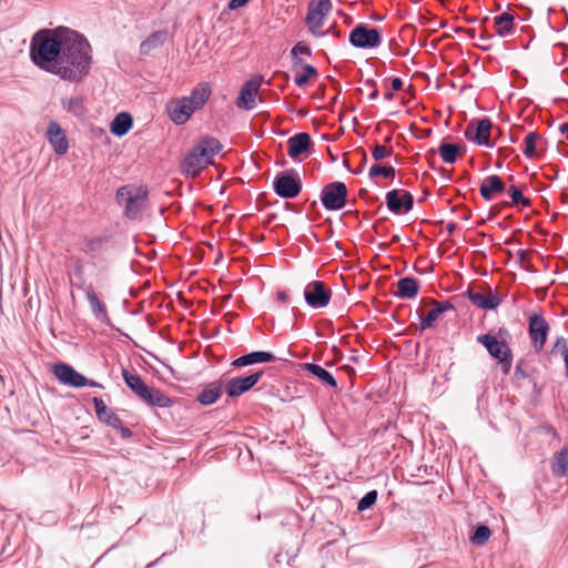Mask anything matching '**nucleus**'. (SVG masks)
Returning a JSON list of instances; mask_svg holds the SVG:
<instances>
[{
  "label": "nucleus",
  "instance_id": "25",
  "mask_svg": "<svg viewBox=\"0 0 568 568\" xmlns=\"http://www.w3.org/2000/svg\"><path fill=\"white\" fill-rule=\"evenodd\" d=\"M211 95V88L207 83L200 84L195 88L190 97H184L187 103L192 106L194 111L202 109L204 104L207 102Z\"/></svg>",
  "mask_w": 568,
  "mask_h": 568
},
{
  "label": "nucleus",
  "instance_id": "30",
  "mask_svg": "<svg viewBox=\"0 0 568 568\" xmlns=\"http://www.w3.org/2000/svg\"><path fill=\"white\" fill-rule=\"evenodd\" d=\"M515 17L509 12H503L494 18L496 33L504 38L510 36L515 31Z\"/></svg>",
  "mask_w": 568,
  "mask_h": 568
},
{
  "label": "nucleus",
  "instance_id": "56",
  "mask_svg": "<svg viewBox=\"0 0 568 568\" xmlns=\"http://www.w3.org/2000/svg\"><path fill=\"white\" fill-rule=\"evenodd\" d=\"M560 133H562L568 140V122L561 123L559 126Z\"/></svg>",
  "mask_w": 568,
  "mask_h": 568
},
{
  "label": "nucleus",
  "instance_id": "26",
  "mask_svg": "<svg viewBox=\"0 0 568 568\" xmlns=\"http://www.w3.org/2000/svg\"><path fill=\"white\" fill-rule=\"evenodd\" d=\"M168 39V31L159 30L152 32L142 43L140 44V53L142 55H149L153 50L162 47Z\"/></svg>",
  "mask_w": 568,
  "mask_h": 568
},
{
  "label": "nucleus",
  "instance_id": "19",
  "mask_svg": "<svg viewBox=\"0 0 568 568\" xmlns=\"http://www.w3.org/2000/svg\"><path fill=\"white\" fill-rule=\"evenodd\" d=\"M465 296L478 308L481 310H495L497 308L500 303L501 298L498 296V294L489 291L487 295H484L479 292H474L473 290L468 288L465 292Z\"/></svg>",
  "mask_w": 568,
  "mask_h": 568
},
{
  "label": "nucleus",
  "instance_id": "5",
  "mask_svg": "<svg viewBox=\"0 0 568 568\" xmlns=\"http://www.w3.org/2000/svg\"><path fill=\"white\" fill-rule=\"evenodd\" d=\"M333 4L331 0L310 1L305 23L308 27L310 32L315 37H323L331 32V29L327 31H321V28L323 27L324 18L331 12Z\"/></svg>",
  "mask_w": 568,
  "mask_h": 568
},
{
  "label": "nucleus",
  "instance_id": "33",
  "mask_svg": "<svg viewBox=\"0 0 568 568\" xmlns=\"http://www.w3.org/2000/svg\"><path fill=\"white\" fill-rule=\"evenodd\" d=\"M464 149L458 144L442 142L438 148V153L445 163L453 164L456 162L457 156L462 154Z\"/></svg>",
  "mask_w": 568,
  "mask_h": 568
},
{
  "label": "nucleus",
  "instance_id": "44",
  "mask_svg": "<svg viewBox=\"0 0 568 568\" xmlns=\"http://www.w3.org/2000/svg\"><path fill=\"white\" fill-rule=\"evenodd\" d=\"M393 154V149L392 148H386L384 145H381V144H376L374 148H373V152H372V156L375 161H381L387 156H390Z\"/></svg>",
  "mask_w": 568,
  "mask_h": 568
},
{
  "label": "nucleus",
  "instance_id": "38",
  "mask_svg": "<svg viewBox=\"0 0 568 568\" xmlns=\"http://www.w3.org/2000/svg\"><path fill=\"white\" fill-rule=\"evenodd\" d=\"M540 139L537 132H530L527 134L524 141L523 153L526 158H534L536 155V143Z\"/></svg>",
  "mask_w": 568,
  "mask_h": 568
},
{
  "label": "nucleus",
  "instance_id": "37",
  "mask_svg": "<svg viewBox=\"0 0 568 568\" xmlns=\"http://www.w3.org/2000/svg\"><path fill=\"white\" fill-rule=\"evenodd\" d=\"M507 192L511 199L513 205H521L523 207H529L531 205L530 200L524 196L521 190L517 185H510Z\"/></svg>",
  "mask_w": 568,
  "mask_h": 568
},
{
  "label": "nucleus",
  "instance_id": "35",
  "mask_svg": "<svg viewBox=\"0 0 568 568\" xmlns=\"http://www.w3.org/2000/svg\"><path fill=\"white\" fill-rule=\"evenodd\" d=\"M429 304L433 308L427 313V316L435 323L440 315L448 311H455V306L449 301L438 302L436 300H430Z\"/></svg>",
  "mask_w": 568,
  "mask_h": 568
},
{
  "label": "nucleus",
  "instance_id": "24",
  "mask_svg": "<svg viewBox=\"0 0 568 568\" xmlns=\"http://www.w3.org/2000/svg\"><path fill=\"white\" fill-rule=\"evenodd\" d=\"M83 291L85 292L87 300L90 304L91 311L94 316L100 321H106L108 312L105 305L99 300L98 294L94 292L93 286L87 285Z\"/></svg>",
  "mask_w": 568,
  "mask_h": 568
},
{
  "label": "nucleus",
  "instance_id": "22",
  "mask_svg": "<svg viewBox=\"0 0 568 568\" xmlns=\"http://www.w3.org/2000/svg\"><path fill=\"white\" fill-rule=\"evenodd\" d=\"M92 403L94 405L97 417L101 423H104L112 428L120 425L121 418L105 405L102 398L93 397Z\"/></svg>",
  "mask_w": 568,
  "mask_h": 568
},
{
  "label": "nucleus",
  "instance_id": "61",
  "mask_svg": "<svg viewBox=\"0 0 568 568\" xmlns=\"http://www.w3.org/2000/svg\"><path fill=\"white\" fill-rule=\"evenodd\" d=\"M466 32H467V34H468L471 39H475V38H476V31H475V29H468Z\"/></svg>",
  "mask_w": 568,
  "mask_h": 568
},
{
  "label": "nucleus",
  "instance_id": "59",
  "mask_svg": "<svg viewBox=\"0 0 568 568\" xmlns=\"http://www.w3.org/2000/svg\"><path fill=\"white\" fill-rule=\"evenodd\" d=\"M85 386L103 388L102 384H100V383H98L95 381H92V379H88V378H87V385Z\"/></svg>",
  "mask_w": 568,
  "mask_h": 568
},
{
  "label": "nucleus",
  "instance_id": "21",
  "mask_svg": "<svg viewBox=\"0 0 568 568\" xmlns=\"http://www.w3.org/2000/svg\"><path fill=\"white\" fill-rule=\"evenodd\" d=\"M506 185L498 175L487 176L479 186L480 195L484 200L490 201L496 194L505 191Z\"/></svg>",
  "mask_w": 568,
  "mask_h": 568
},
{
  "label": "nucleus",
  "instance_id": "32",
  "mask_svg": "<svg viewBox=\"0 0 568 568\" xmlns=\"http://www.w3.org/2000/svg\"><path fill=\"white\" fill-rule=\"evenodd\" d=\"M552 474L557 477L568 475V446L564 447L555 454L551 465Z\"/></svg>",
  "mask_w": 568,
  "mask_h": 568
},
{
  "label": "nucleus",
  "instance_id": "23",
  "mask_svg": "<svg viewBox=\"0 0 568 568\" xmlns=\"http://www.w3.org/2000/svg\"><path fill=\"white\" fill-rule=\"evenodd\" d=\"M275 359H276L275 355L271 352L255 351V352H251L248 354L237 357L236 359H234L232 362V366L242 367V366L253 365L256 363H270Z\"/></svg>",
  "mask_w": 568,
  "mask_h": 568
},
{
  "label": "nucleus",
  "instance_id": "43",
  "mask_svg": "<svg viewBox=\"0 0 568 568\" xmlns=\"http://www.w3.org/2000/svg\"><path fill=\"white\" fill-rule=\"evenodd\" d=\"M291 54L295 59V64H300L302 62V59L298 58V54L311 55L312 51L307 44L300 41L292 48Z\"/></svg>",
  "mask_w": 568,
  "mask_h": 568
},
{
  "label": "nucleus",
  "instance_id": "62",
  "mask_svg": "<svg viewBox=\"0 0 568 568\" xmlns=\"http://www.w3.org/2000/svg\"><path fill=\"white\" fill-rule=\"evenodd\" d=\"M384 98H385L386 100H393L394 94H393V92L387 91V92L384 94Z\"/></svg>",
  "mask_w": 568,
  "mask_h": 568
},
{
  "label": "nucleus",
  "instance_id": "64",
  "mask_svg": "<svg viewBox=\"0 0 568 568\" xmlns=\"http://www.w3.org/2000/svg\"><path fill=\"white\" fill-rule=\"evenodd\" d=\"M399 240H400V237L397 234L392 237L393 243L399 242Z\"/></svg>",
  "mask_w": 568,
  "mask_h": 568
},
{
  "label": "nucleus",
  "instance_id": "4",
  "mask_svg": "<svg viewBox=\"0 0 568 568\" xmlns=\"http://www.w3.org/2000/svg\"><path fill=\"white\" fill-rule=\"evenodd\" d=\"M116 201L124 207V215L130 220L139 219L144 210L148 190L143 186L124 185L116 191Z\"/></svg>",
  "mask_w": 568,
  "mask_h": 568
},
{
  "label": "nucleus",
  "instance_id": "15",
  "mask_svg": "<svg viewBox=\"0 0 568 568\" xmlns=\"http://www.w3.org/2000/svg\"><path fill=\"white\" fill-rule=\"evenodd\" d=\"M549 324L542 315L534 314L529 317L528 333L532 346L537 352L541 351L548 336Z\"/></svg>",
  "mask_w": 568,
  "mask_h": 568
},
{
  "label": "nucleus",
  "instance_id": "16",
  "mask_svg": "<svg viewBox=\"0 0 568 568\" xmlns=\"http://www.w3.org/2000/svg\"><path fill=\"white\" fill-rule=\"evenodd\" d=\"M477 342L484 345L489 355L498 362L513 353L506 342L497 339L489 333L478 335Z\"/></svg>",
  "mask_w": 568,
  "mask_h": 568
},
{
  "label": "nucleus",
  "instance_id": "52",
  "mask_svg": "<svg viewBox=\"0 0 568 568\" xmlns=\"http://www.w3.org/2000/svg\"><path fill=\"white\" fill-rule=\"evenodd\" d=\"M247 2H248V0H230L229 8L231 10H235L237 8L245 6Z\"/></svg>",
  "mask_w": 568,
  "mask_h": 568
},
{
  "label": "nucleus",
  "instance_id": "36",
  "mask_svg": "<svg viewBox=\"0 0 568 568\" xmlns=\"http://www.w3.org/2000/svg\"><path fill=\"white\" fill-rule=\"evenodd\" d=\"M490 535H491V531L488 526L479 525L474 530L469 540L471 541V544H474L476 546H483L489 540Z\"/></svg>",
  "mask_w": 568,
  "mask_h": 568
},
{
  "label": "nucleus",
  "instance_id": "45",
  "mask_svg": "<svg viewBox=\"0 0 568 568\" xmlns=\"http://www.w3.org/2000/svg\"><path fill=\"white\" fill-rule=\"evenodd\" d=\"M526 362L524 359H520L516 367H515V372H514V377L518 381L520 379H526L529 377V374L528 372L525 369V366H526Z\"/></svg>",
  "mask_w": 568,
  "mask_h": 568
},
{
  "label": "nucleus",
  "instance_id": "40",
  "mask_svg": "<svg viewBox=\"0 0 568 568\" xmlns=\"http://www.w3.org/2000/svg\"><path fill=\"white\" fill-rule=\"evenodd\" d=\"M377 497V490H369L358 500L357 510L362 513L372 508L376 504Z\"/></svg>",
  "mask_w": 568,
  "mask_h": 568
},
{
  "label": "nucleus",
  "instance_id": "12",
  "mask_svg": "<svg viewBox=\"0 0 568 568\" xmlns=\"http://www.w3.org/2000/svg\"><path fill=\"white\" fill-rule=\"evenodd\" d=\"M387 209L394 214H405L413 210L414 197L408 191L394 189L386 193Z\"/></svg>",
  "mask_w": 568,
  "mask_h": 568
},
{
  "label": "nucleus",
  "instance_id": "1",
  "mask_svg": "<svg viewBox=\"0 0 568 568\" xmlns=\"http://www.w3.org/2000/svg\"><path fill=\"white\" fill-rule=\"evenodd\" d=\"M30 59L40 70L72 83L82 82L93 63L88 39L68 27L37 31L30 42Z\"/></svg>",
  "mask_w": 568,
  "mask_h": 568
},
{
  "label": "nucleus",
  "instance_id": "2",
  "mask_svg": "<svg viewBox=\"0 0 568 568\" xmlns=\"http://www.w3.org/2000/svg\"><path fill=\"white\" fill-rule=\"evenodd\" d=\"M223 145L213 136H205L193 146L182 162V170L187 175H196L209 164L213 163V156L221 152Z\"/></svg>",
  "mask_w": 568,
  "mask_h": 568
},
{
  "label": "nucleus",
  "instance_id": "28",
  "mask_svg": "<svg viewBox=\"0 0 568 568\" xmlns=\"http://www.w3.org/2000/svg\"><path fill=\"white\" fill-rule=\"evenodd\" d=\"M418 281L414 277H402L397 282L396 296L399 298L410 300L416 297L418 294Z\"/></svg>",
  "mask_w": 568,
  "mask_h": 568
},
{
  "label": "nucleus",
  "instance_id": "10",
  "mask_svg": "<svg viewBox=\"0 0 568 568\" xmlns=\"http://www.w3.org/2000/svg\"><path fill=\"white\" fill-rule=\"evenodd\" d=\"M264 371L260 369L247 376L233 377L226 381L224 390L229 397H240L244 393L252 389L263 376Z\"/></svg>",
  "mask_w": 568,
  "mask_h": 568
},
{
  "label": "nucleus",
  "instance_id": "60",
  "mask_svg": "<svg viewBox=\"0 0 568 568\" xmlns=\"http://www.w3.org/2000/svg\"><path fill=\"white\" fill-rule=\"evenodd\" d=\"M491 38H493V36L488 34L485 29L483 30V32L479 36V40H481V41H486V40H489Z\"/></svg>",
  "mask_w": 568,
  "mask_h": 568
},
{
  "label": "nucleus",
  "instance_id": "47",
  "mask_svg": "<svg viewBox=\"0 0 568 568\" xmlns=\"http://www.w3.org/2000/svg\"><path fill=\"white\" fill-rule=\"evenodd\" d=\"M376 81L374 79H367L365 81V85L366 87H369V88H373V91L368 94V99L369 100H376L378 97H379V92L376 88Z\"/></svg>",
  "mask_w": 568,
  "mask_h": 568
},
{
  "label": "nucleus",
  "instance_id": "48",
  "mask_svg": "<svg viewBox=\"0 0 568 568\" xmlns=\"http://www.w3.org/2000/svg\"><path fill=\"white\" fill-rule=\"evenodd\" d=\"M74 274L81 281L80 288H84V280H83V264L81 261H77L74 263Z\"/></svg>",
  "mask_w": 568,
  "mask_h": 568
},
{
  "label": "nucleus",
  "instance_id": "8",
  "mask_svg": "<svg viewBox=\"0 0 568 568\" xmlns=\"http://www.w3.org/2000/svg\"><path fill=\"white\" fill-rule=\"evenodd\" d=\"M321 201L327 211L342 210L347 201V187L345 183L336 181L326 184L322 189Z\"/></svg>",
  "mask_w": 568,
  "mask_h": 568
},
{
  "label": "nucleus",
  "instance_id": "20",
  "mask_svg": "<svg viewBox=\"0 0 568 568\" xmlns=\"http://www.w3.org/2000/svg\"><path fill=\"white\" fill-rule=\"evenodd\" d=\"M288 155L292 159H297L304 152H307L312 145V140L308 133L301 132L291 136L287 141Z\"/></svg>",
  "mask_w": 568,
  "mask_h": 568
},
{
  "label": "nucleus",
  "instance_id": "58",
  "mask_svg": "<svg viewBox=\"0 0 568 568\" xmlns=\"http://www.w3.org/2000/svg\"><path fill=\"white\" fill-rule=\"evenodd\" d=\"M457 229V224L454 223V222H450L446 225V230L448 232V234H453Z\"/></svg>",
  "mask_w": 568,
  "mask_h": 568
},
{
  "label": "nucleus",
  "instance_id": "11",
  "mask_svg": "<svg viewBox=\"0 0 568 568\" xmlns=\"http://www.w3.org/2000/svg\"><path fill=\"white\" fill-rule=\"evenodd\" d=\"M493 123L488 118H484L477 121L476 126L469 123L465 130V138L474 142L477 145H485L493 148L495 144L490 142V131Z\"/></svg>",
  "mask_w": 568,
  "mask_h": 568
},
{
  "label": "nucleus",
  "instance_id": "31",
  "mask_svg": "<svg viewBox=\"0 0 568 568\" xmlns=\"http://www.w3.org/2000/svg\"><path fill=\"white\" fill-rule=\"evenodd\" d=\"M133 125L132 116L126 112H121L111 122V133L115 136L125 135Z\"/></svg>",
  "mask_w": 568,
  "mask_h": 568
},
{
  "label": "nucleus",
  "instance_id": "63",
  "mask_svg": "<svg viewBox=\"0 0 568 568\" xmlns=\"http://www.w3.org/2000/svg\"><path fill=\"white\" fill-rule=\"evenodd\" d=\"M470 214L471 213L469 211H467L465 214H463L462 219L463 220H468L470 217Z\"/></svg>",
  "mask_w": 568,
  "mask_h": 568
},
{
  "label": "nucleus",
  "instance_id": "34",
  "mask_svg": "<svg viewBox=\"0 0 568 568\" xmlns=\"http://www.w3.org/2000/svg\"><path fill=\"white\" fill-rule=\"evenodd\" d=\"M62 106L67 112L72 113L78 118L84 115L87 111L84 106V99L80 95L71 97L70 99H63Z\"/></svg>",
  "mask_w": 568,
  "mask_h": 568
},
{
  "label": "nucleus",
  "instance_id": "13",
  "mask_svg": "<svg viewBox=\"0 0 568 568\" xmlns=\"http://www.w3.org/2000/svg\"><path fill=\"white\" fill-rule=\"evenodd\" d=\"M52 373L55 378L63 385L72 387H84L87 377L78 373L71 365L65 363H57L52 366Z\"/></svg>",
  "mask_w": 568,
  "mask_h": 568
},
{
  "label": "nucleus",
  "instance_id": "57",
  "mask_svg": "<svg viewBox=\"0 0 568 568\" xmlns=\"http://www.w3.org/2000/svg\"><path fill=\"white\" fill-rule=\"evenodd\" d=\"M562 356L565 362L566 376L568 377V348L564 349Z\"/></svg>",
  "mask_w": 568,
  "mask_h": 568
},
{
  "label": "nucleus",
  "instance_id": "14",
  "mask_svg": "<svg viewBox=\"0 0 568 568\" xmlns=\"http://www.w3.org/2000/svg\"><path fill=\"white\" fill-rule=\"evenodd\" d=\"M263 82L262 75H256L246 81L240 90L236 106L243 110H253L255 108V97L258 93Z\"/></svg>",
  "mask_w": 568,
  "mask_h": 568
},
{
  "label": "nucleus",
  "instance_id": "18",
  "mask_svg": "<svg viewBox=\"0 0 568 568\" xmlns=\"http://www.w3.org/2000/svg\"><path fill=\"white\" fill-rule=\"evenodd\" d=\"M47 138L57 154L63 155L68 152L69 143L61 125L51 121L47 129Z\"/></svg>",
  "mask_w": 568,
  "mask_h": 568
},
{
  "label": "nucleus",
  "instance_id": "17",
  "mask_svg": "<svg viewBox=\"0 0 568 568\" xmlns=\"http://www.w3.org/2000/svg\"><path fill=\"white\" fill-rule=\"evenodd\" d=\"M166 110L170 119L176 125L186 123L195 112L184 98L168 103Z\"/></svg>",
  "mask_w": 568,
  "mask_h": 568
},
{
  "label": "nucleus",
  "instance_id": "46",
  "mask_svg": "<svg viewBox=\"0 0 568 568\" xmlns=\"http://www.w3.org/2000/svg\"><path fill=\"white\" fill-rule=\"evenodd\" d=\"M504 374H509L513 365V353L498 362Z\"/></svg>",
  "mask_w": 568,
  "mask_h": 568
},
{
  "label": "nucleus",
  "instance_id": "3",
  "mask_svg": "<svg viewBox=\"0 0 568 568\" xmlns=\"http://www.w3.org/2000/svg\"><path fill=\"white\" fill-rule=\"evenodd\" d=\"M122 377L126 386L144 404L154 407L166 408L173 405V399L162 390L148 386L138 374H131L128 369H122Z\"/></svg>",
  "mask_w": 568,
  "mask_h": 568
},
{
  "label": "nucleus",
  "instance_id": "7",
  "mask_svg": "<svg viewBox=\"0 0 568 568\" xmlns=\"http://www.w3.org/2000/svg\"><path fill=\"white\" fill-rule=\"evenodd\" d=\"M349 43L358 49H374L381 45V31L366 23L356 24L349 33Z\"/></svg>",
  "mask_w": 568,
  "mask_h": 568
},
{
  "label": "nucleus",
  "instance_id": "6",
  "mask_svg": "<svg viewBox=\"0 0 568 568\" xmlns=\"http://www.w3.org/2000/svg\"><path fill=\"white\" fill-rule=\"evenodd\" d=\"M273 190L282 199H294L302 191V182L295 170L277 173L273 180Z\"/></svg>",
  "mask_w": 568,
  "mask_h": 568
},
{
  "label": "nucleus",
  "instance_id": "9",
  "mask_svg": "<svg viewBox=\"0 0 568 568\" xmlns=\"http://www.w3.org/2000/svg\"><path fill=\"white\" fill-rule=\"evenodd\" d=\"M332 297V290L321 281H312L304 288V300L312 308L326 307Z\"/></svg>",
  "mask_w": 568,
  "mask_h": 568
},
{
  "label": "nucleus",
  "instance_id": "54",
  "mask_svg": "<svg viewBox=\"0 0 568 568\" xmlns=\"http://www.w3.org/2000/svg\"><path fill=\"white\" fill-rule=\"evenodd\" d=\"M498 152H499L500 156L506 159V158H508L513 153V150L509 149V148H500L498 150Z\"/></svg>",
  "mask_w": 568,
  "mask_h": 568
},
{
  "label": "nucleus",
  "instance_id": "29",
  "mask_svg": "<svg viewBox=\"0 0 568 568\" xmlns=\"http://www.w3.org/2000/svg\"><path fill=\"white\" fill-rule=\"evenodd\" d=\"M302 367L305 372H308L310 374L314 375L327 386L332 388H337V382L335 377L321 365L314 363H304Z\"/></svg>",
  "mask_w": 568,
  "mask_h": 568
},
{
  "label": "nucleus",
  "instance_id": "27",
  "mask_svg": "<svg viewBox=\"0 0 568 568\" xmlns=\"http://www.w3.org/2000/svg\"><path fill=\"white\" fill-rule=\"evenodd\" d=\"M222 394V384L213 382L206 385L196 396L197 402L203 406L214 404Z\"/></svg>",
  "mask_w": 568,
  "mask_h": 568
},
{
  "label": "nucleus",
  "instance_id": "49",
  "mask_svg": "<svg viewBox=\"0 0 568 568\" xmlns=\"http://www.w3.org/2000/svg\"><path fill=\"white\" fill-rule=\"evenodd\" d=\"M113 428L118 429L120 432V435H121V437L123 439H128V438H131L133 436L132 430L129 427L123 426L122 420H120V425L119 426H114Z\"/></svg>",
  "mask_w": 568,
  "mask_h": 568
},
{
  "label": "nucleus",
  "instance_id": "53",
  "mask_svg": "<svg viewBox=\"0 0 568 568\" xmlns=\"http://www.w3.org/2000/svg\"><path fill=\"white\" fill-rule=\"evenodd\" d=\"M392 89L394 91H400L403 89V81L399 78H394L392 80Z\"/></svg>",
  "mask_w": 568,
  "mask_h": 568
},
{
  "label": "nucleus",
  "instance_id": "50",
  "mask_svg": "<svg viewBox=\"0 0 568 568\" xmlns=\"http://www.w3.org/2000/svg\"><path fill=\"white\" fill-rule=\"evenodd\" d=\"M565 348H568L567 347V341H566L565 337L559 336L556 339V343H555L554 348H552V353L561 352V354H562Z\"/></svg>",
  "mask_w": 568,
  "mask_h": 568
},
{
  "label": "nucleus",
  "instance_id": "42",
  "mask_svg": "<svg viewBox=\"0 0 568 568\" xmlns=\"http://www.w3.org/2000/svg\"><path fill=\"white\" fill-rule=\"evenodd\" d=\"M105 240L103 237H93L84 242L83 252L87 254L99 253L102 250Z\"/></svg>",
  "mask_w": 568,
  "mask_h": 568
},
{
  "label": "nucleus",
  "instance_id": "55",
  "mask_svg": "<svg viewBox=\"0 0 568 568\" xmlns=\"http://www.w3.org/2000/svg\"><path fill=\"white\" fill-rule=\"evenodd\" d=\"M277 300L286 303L288 301V294L285 291L277 292Z\"/></svg>",
  "mask_w": 568,
  "mask_h": 568
},
{
  "label": "nucleus",
  "instance_id": "39",
  "mask_svg": "<svg viewBox=\"0 0 568 568\" xmlns=\"http://www.w3.org/2000/svg\"><path fill=\"white\" fill-rule=\"evenodd\" d=\"M395 172V168L392 165L375 164L369 169L368 176L369 179H374L382 175L385 179H394Z\"/></svg>",
  "mask_w": 568,
  "mask_h": 568
},
{
  "label": "nucleus",
  "instance_id": "41",
  "mask_svg": "<svg viewBox=\"0 0 568 568\" xmlns=\"http://www.w3.org/2000/svg\"><path fill=\"white\" fill-rule=\"evenodd\" d=\"M303 70H304V73L300 74V75H296L295 79H294L295 84L297 87H300V88L304 87L312 77H316L317 75L316 68H314L311 64H305L303 67Z\"/></svg>",
  "mask_w": 568,
  "mask_h": 568
},
{
  "label": "nucleus",
  "instance_id": "51",
  "mask_svg": "<svg viewBox=\"0 0 568 568\" xmlns=\"http://www.w3.org/2000/svg\"><path fill=\"white\" fill-rule=\"evenodd\" d=\"M419 325H420V329L422 331H425L427 328H430L434 326V322L426 315V316H419Z\"/></svg>",
  "mask_w": 568,
  "mask_h": 568
}]
</instances>
